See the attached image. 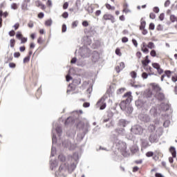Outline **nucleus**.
Segmentation results:
<instances>
[{
  "label": "nucleus",
  "mask_w": 177,
  "mask_h": 177,
  "mask_svg": "<svg viewBox=\"0 0 177 177\" xmlns=\"http://www.w3.org/2000/svg\"><path fill=\"white\" fill-rule=\"evenodd\" d=\"M70 160H71L70 165H67L68 171L71 174L73 171L77 168V165L78 164V161L80 160V157L78 156V153L75 152L72 156H71Z\"/></svg>",
  "instance_id": "f257e3e1"
},
{
  "label": "nucleus",
  "mask_w": 177,
  "mask_h": 177,
  "mask_svg": "<svg viewBox=\"0 0 177 177\" xmlns=\"http://www.w3.org/2000/svg\"><path fill=\"white\" fill-rule=\"evenodd\" d=\"M89 46H91V43L88 45L83 46L79 49V53L82 59H88L92 55V51L89 48Z\"/></svg>",
  "instance_id": "f03ea898"
},
{
  "label": "nucleus",
  "mask_w": 177,
  "mask_h": 177,
  "mask_svg": "<svg viewBox=\"0 0 177 177\" xmlns=\"http://www.w3.org/2000/svg\"><path fill=\"white\" fill-rule=\"evenodd\" d=\"M136 106L138 107V109H142L144 110H149L150 109V106H151V103L144 101L142 100H138L136 101Z\"/></svg>",
  "instance_id": "7ed1b4c3"
},
{
  "label": "nucleus",
  "mask_w": 177,
  "mask_h": 177,
  "mask_svg": "<svg viewBox=\"0 0 177 177\" xmlns=\"http://www.w3.org/2000/svg\"><path fill=\"white\" fill-rule=\"evenodd\" d=\"M106 99H107V97L104 95L97 101L96 106L97 107H100V110H104L106 109L107 106Z\"/></svg>",
  "instance_id": "20e7f679"
},
{
  "label": "nucleus",
  "mask_w": 177,
  "mask_h": 177,
  "mask_svg": "<svg viewBox=\"0 0 177 177\" xmlns=\"http://www.w3.org/2000/svg\"><path fill=\"white\" fill-rule=\"evenodd\" d=\"M67 172H68L67 165L66 163L62 164L59 168V175H60V176L66 177Z\"/></svg>",
  "instance_id": "39448f33"
},
{
  "label": "nucleus",
  "mask_w": 177,
  "mask_h": 177,
  "mask_svg": "<svg viewBox=\"0 0 177 177\" xmlns=\"http://www.w3.org/2000/svg\"><path fill=\"white\" fill-rule=\"evenodd\" d=\"M131 132L134 135H142L143 133V128L140 125H135L131 128Z\"/></svg>",
  "instance_id": "423d86ee"
},
{
  "label": "nucleus",
  "mask_w": 177,
  "mask_h": 177,
  "mask_svg": "<svg viewBox=\"0 0 177 177\" xmlns=\"http://www.w3.org/2000/svg\"><path fill=\"white\" fill-rule=\"evenodd\" d=\"M169 151L171 153L172 157L169 158V162L170 164H172L174 162V158H176V149H175L174 147H171L169 148Z\"/></svg>",
  "instance_id": "0eeeda50"
},
{
  "label": "nucleus",
  "mask_w": 177,
  "mask_h": 177,
  "mask_svg": "<svg viewBox=\"0 0 177 177\" xmlns=\"http://www.w3.org/2000/svg\"><path fill=\"white\" fill-rule=\"evenodd\" d=\"M138 118L142 122H150V121L151 120L150 116L147 114H140Z\"/></svg>",
  "instance_id": "6e6552de"
},
{
  "label": "nucleus",
  "mask_w": 177,
  "mask_h": 177,
  "mask_svg": "<svg viewBox=\"0 0 177 177\" xmlns=\"http://www.w3.org/2000/svg\"><path fill=\"white\" fill-rule=\"evenodd\" d=\"M62 146L68 150H73V149H74V145H73L68 140L62 142Z\"/></svg>",
  "instance_id": "1a4fd4ad"
},
{
  "label": "nucleus",
  "mask_w": 177,
  "mask_h": 177,
  "mask_svg": "<svg viewBox=\"0 0 177 177\" xmlns=\"http://www.w3.org/2000/svg\"><path fill=\"white\" fill-rule=\"evenodd\" d=\"M149 113L151 115H153V117H158V115H160L161 111L157 107L153 106L151 109Z\"/></svg>",
  "instance_id": "9d476101"
},
{
  "label": "nucleus",
  "mask_w": 177,
  "mask_h": 177,
  "mask_svg": "<svg viewBox=\"0 0 177 177\" xmlns=\"http://www.w3.org/2000/svg\"><path fill=\"white\" fill-rule=\"evenodd\" d=\"M80 84H81V79H80V78L75 79V80H73L71 85H69V88H71L72 91H75V86H78V85H80Z\"/></svg>",
  "instance_id": "9b49d317"
},
{
  "label": "nucleus",
  "mask_w": 177,
  "mask_h": 177,
  "mask_svg": "<svg viewBox=\"0 0 177 177\" xmlns=\"http://www.w3.org/2000/svg\"><path fill=\"white\" fill-rule=\"evenodd\" d=\"M130 99L129 98H127L125 100H123L120 102V107L121 109V110H122L124 111V110H125V109H127V106H129V103H131V102H129Z\"/></svg>",
  "instance_id": "f8f14e48"
},
{
  "label": "nucleus",
  "mask_w": 177,
  "mask_h": 177,
  "mask_svg": "<svg viewBox=\"0 0 177 177\" xmlns=\"http://www.w3.org/2000/svg\"><path fill=\"white\" fill-rule=\"evenodd\" d=\"M102 20H111V23H115V18L110 14H105L102 17Z\"/></svg>",
  "instance_id": "ddd939ff"
},
{
  "label": "nucleus",
  "mask_w": 177,
  "mask_h": 177,
  "mask_svg": "<svg viewBox=\"0 0 177 177\" xmlns=\"http://www.w3.org/2000/svg\"><path fill=\"white\" fill-rule=\"evenodd\" d=\"M114 144L116 145L118 149H122V146H124V147L125 149H127V147H125V143H124L122 141L118 140V138H115L114 140Z\"/></svg>",
  "instance_id": "4468645a"
},
{
  "label": "nucleus",
  "mask_w": 177,
  "mask_h": 177,
  "mask_svg": "<svg viewBox=\"0 0 177 177\" xmlns=\"http://www.w3.org/2000/svg\"><path fill=\"white\" fill-rule=\"evenodd\" d=\"M91 55H92V62H93L94 63H96V62H97L100 58L99 53H97V51H93L91 53Z\"/></svg>",
  "instance_id": "2eb2a0df"
},
{
  "label": "nucleus",
  "mask_w": 177,
  "mask_h": 177,
  "mask_svg": "<svg viewBox=\"0 0 177 177\" xmlns=\"http://www.w3.org/2000/svg\"><path fill=\"white\" fill-rule=\"evenodd\" d=\"M156 99H158V100H159L160 102H162V100H164V99H165V95H164V93H161V92H157L155 95Z\"/></svg>",
  "instance_id": "dca6fc26"
},
{
  "label": "nucleus",
  "mask_w": 177,
  "mask_h": 177,
  "mask_svg": "<svg viewBox=\"0 0 177 177\" xmlns=\"http://www.w3.org/2000/svg\"><path fill=\"white\" fill-rule=\"evenodd\" d=\"M160 109L162 111H168L169 110V104L162 102L160 104Z\"/></svg>",
  "instance_id": "f3484780"
},
{
  "label": "nucleus",
  "mask_w": 177,
  "mask_h": 177,
  "mask_svg": "<svg viewBox=\"0 0 177 177\" xmlns=\"http://www.w3.org/2000/svg\"><path fill=\"white\" fill-rule=\"evenodd\" d=\"M149 48L146 43L143 42L141 46V50L143 52V53H149Z\"/></svg>",
  "instance_id": "a211bd4d"
},
{
  "label": "nucleus",
  "mask_w": 177,
  "mask_h": 177,
  "mask_svg": "<svg viewBox=\"0 0 177 177\" xmlns=\"http://www.w3.org/2000/svg\"><path fill=\"white\" fill-rule=\"evenodd\" d=\"M157 135L156 134H151L149 138V142H151V143H154L156 142H157Z\"/></svg>",
  "instance_id": "6ab92c4d"
},
{
  "label": "nucleus",
  "mask_w": 177,
  "mask_h": 177,
  "mask_svg": "<svg viewBox=\"0 0 177 177\" xmlns=\"http://www.w3.org/2000/svg\"><path fill=\"white\" fill-rule=\"evenodd\" d=\"M124 111H125L127 113V115H129L132 114V112L133 111V108L129 105L126 107V109L124 110Z\"/></svg>",
  "instance_id": "aec40b11"
},
{
  "label": "nucleus",
  "mask_w": 177,
  "mask_h": 177,
  "mask_svg": "<svg viewBox=\"0 0 177 177\" xmlns=\"http://www.w3.org/2000/svg\"><path fill=\"white\" fill-rule=\"evenodd\" d=\"M130 150L132 154H136V153H138V151H139V148L138 147V145H133L130 148Z\"/></svg>",
  "instance_id": "412c9836"
},
{
  "label": "nucleus",
  "mask_w": 177,
  "mask_h": 177,
  "mask_svg": "<svg viewBox=\"0 0 177 177\" xmlns=\"http://www.w3.org/2000/svg\"><path fill=\"white\" fill-rule=\"evenodd\" d=\"M123 97H127V99H130L129 102H132V93L129 91L124 94Z\"/></svg>",
  "instance_id": "4be33fe9"
},
{
  "label": "nucleus",
  "mask_w": 177,
  "mask_h": 177,
  "mask_svg": "<svg viewBox=\"0 0 177 177\" xmlns=\"http://www.w3.org/2000/svg\"><path fill=\"white\" fill-rule=\"evenodd\" d=\"M152 88L153 89V91H155L157 93V92H161V87H160V86H158V84H153L152 85Z\"/></svg>",
  "instance_id": "5701e85b"
},
{
  "label": "nucleus",
  "mask_w": 177,
  "mask_h": 177,
  "mask_svg": "<svg viewBox=\"0 0 177 177\" xmlns=\"http://www.w3.org/2000/svg\"><path fill=\"white\" fill-rule=\"evenodd\" d=\"M146 28V21H143V18L140 20V30H145Z\"/></svg>",
  "instance_id": "b1692460"
},
{
  "label": "nucleus",
  "mask_w": 177,
  "mask_h": 177,
  "mask_svg": "<svg viewBox=\"0 0 177 177\" xmlns=\"http://www.w3.org/2000/svg\"><path fill=\"white\" fill-rule=\"evenodd\" d=\"M127 120H124V119H121V120H120V121H119V125L120 126V127H127Z\"/></svg>",
  "instance_id": "393cba45"
},
{
  "label": "nucleus",
  "mask_w": 177,
  "mask_h": 177,
  "mask_svg": "<svg viewBox=\"0 0 177 177\" xmlns=\"http://www.w3.org/2000/svg\"><path fill=\"white\" fill-rule=\"evenodd\" d=\"M150 145H149V142L147 140H143L142 142V147H144V149H146V147H149Z\"/></svg>",
  "instance_id": "a878e982"
},
{
  "label": "nucleus",
  "mask_w": 177,
  "mask_h": 177,
  "mask_svg": "<svg viewBox=\"0 0 177 177\" xmlns=\"http://www.w3.org/2000/svg\"><path fill=\"white\" fill-rule=\"evenodd\" d=\"M55 131L58 135V136H60V135H62V127L60 126H57L56 127V129H55Z\"/></svg>",
  "instance_id": "bb28decb"
},
{
  "label": "nucleus",
  "mask_w": 177,
  "mask_h": 177,
  "mask_svg": "<svg viewBox=\"0 0 177 177\" xmlns=\"http://www.w3.org/2000/svg\"><path fill=\"white\" fill-rule=\"evenodd\" d=\"M35 6H37V8H40V9H44V6L42 3L39 1H35Z\"/></svg>",
  "instance_id": "cd10ccee"
},
{
  "label": "nucleus",
  "mask_w": 177,
  "mask_h": 177,
  "mask_svg": "<svg viewBox=\"0 0 177 177\" xmlns=\"http://www.w3.org/2000/svg\"><path fill=\"white\" fill-rule=\"evenodd\" d=\"M57 167V162H56V160L50 163V169H52V171H53V169H55V168H56Z\"/></svg>",
  "instance_id": "c85d7f7f"
},
{
  "label": "nucleus",
  "mask_w": 177,
  "mask_h": 177,
  "mask_svg": "<svg viewBox=\"0 0 177 177\" xmlns=\"http://www.w3.org/2000/svg\"><path fill=\"white\" fill-rule=\"evenodd\" d=\"M15 45H16V40L15 39H11L10 40V48H15Z\"/></svg>",
  "instance_id": "c756f323"
},
{
  "label": "nucleus",
  "mask_w": 177,
  "mask_h": 177,
  "mask_svg": "<svg viewBox=\"0 0 177 177\" xmlns=\"http://www.w3.org/2000/svg\"><path fill=\"white\" fill-rule=\"evenodd\" d=\"M58 158L59 161H62V162H64V161H66V156L62 153L59 155Z\"/></svg>",
  "instance_id": "7c9ffc66"
},
{
  "label": "nucleus",
  "mask_w": 177,
  "mask_h": 177,
  "mask_svg": "<svg viewBox=\"0 0 177 177\" xmlns=\"http://www.w3.org/2000/svg\"><path fill=\"white\" fill-rule=\"evenodd\" d=\"M149 132H154L156 131V126L154 124H150L148 127Z\"/></svg>",
  "instance_id": "2f4dec72"
},
{
  "label": "nucleus",
  "mask_w": 177,
  "mask_h": 177,
  "mask_svg": "<svg viewBox=\"0 0 177 177\" xmlns=\"http://www.w3.org/2000/svg\"><path fill=\"white\" fill-rule=\"evenodd\" d=\"M147 46H148L149 49H154V48H156V45H154V43H153L152 41H149Z\"/></svg>",
  "instance_id": "473e14b6"
},
{
  "label": "nucleus",
  "mask_w": 177,
  "mask_h": 177,
  "mask_svg": "<svg viewBox=\"0 0 177 177\" xmlns=\"http://www.w3.org/2000/svg\"><path fill=\"white\" fill-rule=\"evenodd\" d=\"M11 9H13L14 10H17V9H19V4L16 3H13L11 4Z\"/></svg>",
  "instance_id": "72a5a7b5"
},
{
  "label": "nucleus",
  "mask_w": 177,
  "mask_h": 177,
  "mask_svg": "<svg viewBox=\"0 0 177 177\" xmlns=\"http://www.w3.org/2000/svg\"><path fill=\"white\" fill-rule=\"evenodd\" d=\"M22 10H28V4L26 3H23L21 5Z\"/></svg>",
  "instance_id": "f704fd0d"
},
{
  "label": "nucleus",
  "mask_w": 177,
  "mask_h": 177,
  "mask_svg": "<svg viewBox=\"0 0 177 177\" xmlns=\"http://www.w3.org/2000/svg\"><path fill=\"white\" fill-rule=\"evenodd\" d=\"M165 74L167 78H171V75H172V71H165Z\"/></svg>",
  "instance_id": "c9c22d12"
},
{
  "label": "nucleus",
  "mask_w": 177,
  "mask_h": 177,
  "mask_svg": "<svg viewBox=\"0 0 177 177\" xmlns=\"http://www.w3.org/2000/svg\"><path fill=\"white\" fill-rule=\"evenodd\" d=\"M150 60H146V59H145V60H142V66H144V67H147V66L149 65V63H150Z\"/></svg>",
  "instance_id": "e433bc0d"
},
{
  "label": "nucleus",
  "mask_w": 177,
  "mask_h": 177,
  "mask_svg": "<svg viewBox=\"0 0 177 177\" xmlns=\"http://www.w3.org/2000/svg\"><path fill=\"white\" fill-rule=\"evenodd\" d=\"M126 90H127V88H119L117 91V93H118V95H121V93H124V92H125Z\"/></svg>",
  "instance_id": "4c0bfd02"
},
{
  "label": "nucleus",
  "mask_w": 177,
  "mask_h": 177,
  "mask_svg": "<svg viewBox=\"0 0 177 177\" xmlns=\"http://www.w3.org/2000/svg\"><path fill=\"white\" fill-rule=\"evenodd\" d=\"M75 6H76L77 10H80V6H81V0H76Z\"/></svg>",
  "instance_id": "58836bf2"
},
{
  "label": "nucleus",
  "mask_w": 177,
  "mask_h": 177,
  "mask_svg": "<svg viewBox=\"0 0 177 177\" xmlns=\"http://www.w3.org/2000/svg\"><path fill=\"white\" fill-rule=\"evenodd\" d=\"M152 67H153V68H156V70H158L161 66L159 65L158 63H153L152 64Z\"/></svg>",
  "instance_id": "ea45409f"
},
{
  "label": "nucleus",
  "mask_w": 177,
  "mask_h": 177,
  "mask_svg": "<svg viewBox=\"0 0 177 177\" xmlns=\"http://www.w3.org/2000/svg\"><path fill=\"white\" fill-rule=\"evenodd\" d=\"M170 20H171V23H175V21H176V16L171 15L170 16Z\"/></svg>",
  "instance_id": "a19ab883"
},
{
  "label": "nucleus",
  "mask_w": 177,
  "mask_h": 177,
  "mask_svg": "<svg viewBox=\"0 0 177 177\" xmlns=\"http://www.w3.org/2000/svg\"><path fill=\"white\" fill-rule=\"evenodd\" d=\"M106 8L109 9V10H114L115 9V7L111 6V5L106 3Z\"/></svg>",
  "instance_id": "79ce46f5"
},
{
  "label": "nucleus",
  "mask_w": 177,
  "mask_h": 177,
  "mask_svg": "<svg viewBox=\"0 0 177 177\" xmlns=\"http://www.w3.org/2000/svg\"><path fill=\"white\" fill-rule=\"evenodd\" d=\"M142 77L143 80H147V77H149V74L146 72H143L142 73Z\"/></svg>",
  "instance_id": "37998d69"
},
{
  "label": "nucleus",
  "mask_w": 177,
  "mask_h": 177,
  "mask_svg": "<svg viewBox=\"0 0 177 177\" xmlns=\"http://www.w3.org/2000/svg\"><path fill=\"white\" fill-rule=\"evenodd\" d=\"M22 37H23V35L21 34V32H17V33L16 35L17 39H21Z\"/></svg>",
  "instance_id": "c03bdc74"
},
{
  "label": "nucleus",
  "mask_w": 177,
  "mask_h": 177,
  "mask_svg": "<svg viewBox=\"0 0 177 177\" xmlns=\"http://www.w3.org/2000/svg\"><path fill=\"white\" fill-rule=\"evenodd\" d=\"M71 133H70V131H67L66 134L68 135V136H74V135H75V131H74V130H71Z\"/></svg>",
  "instance_id": "a18cd8bd"
},
{
  "label": "nucleus",
  "mask_w": 177,
  "mask_h": 177,
  "mask_svg": "<svg viewBox=\"0 0 177 177\" xmlns=\"http://www.w3.org/2000/svg\"><path fill=\"white\" fill-rule=\"evenodd\" d=\"M151 56H152V57H156V56H157V53L156 52V50H152L150 53Z\"/></svg>",
  "instance_id": "49530a36"
},
{
  "label": "nucleus",
  "mask_w": 177,
  "mask_h": 177,
  "mask_svg": "<svg viewBox=\"0 0 177 177\" xmlns=\"http://www.w3.org/2000/svg\"><path fill=\"white\" fill-rule=\"evenodd\" d=\"M115 53L118 56H122V53H121V51L120 50V48H116L115 50Z\"/></svg>",
  "instance_id": "de8ad7c7"
},
{
  "label": "nucleus",
  "mask_w": 177,
  "mask_h": 177,
  "mask_svg": "<svg viewBox=\"0 0 177 177\" xmlns=\"http://www.w3.org/2000/svg\"><path fill=\"white\" fill-rule=\"evenodd\" d=\"M66 82H70V81H71V80H73V77H71V75H67L66 76Z\"/></svg>",
  "instance_id": "09e8293b"
},
{
  "label": "nucleus",
  "mask_w": 177,
  "mask_h": 177,
  "mask_svg": "<svg viewBox=\"0 0 177 177\" xmlns=\"http://www.w3.org/2000/svg\"><path fill=\"white\" fill-rule=\"evenodd\" d=\"M27 41H28L27 37H22L21 39V44H26Z\"/></svg>",
  "instance_id": "8fccbe9b"
},
{
  "label": "nucleus",
  "mask_w": 177,
  "mask_h": 177,
  "mask_svg": "<svg viewBox=\"0 0 177 177\" xmlns=\"http://www.w3.org/2000/svg\"><path fill=\"white\" fill-rule=\"evenodd\" d=\"M62 32H66V31H67V26L64 24L62 25Z\"/></svg>",
  "instance_id": "3c124183"
},
{
  "label": "nucleus",
  "mask_w": 177,
  "mask_h": 177,
  "mask_svg": "<svg viewBox=\"0 0 177 177\" xmlns=\"http://www.w3.org/2000/svg\"><path fill=\"white\" fill-rule=\"evenodd\" d=\"M52 0H48L46 2V6L48 8H52Z\"/></svg>",
  "instance_id": "603ef678"
},
{
  "label": "nucleus",
  "mask_w": 177,
  "mask_h": 177,
  "mask_svg": "<svg viewBox=\"0 0 177 177\" xmlns=\"http://www.w3.org/2000/svg\"><path fill=\"white\" fill-rule=\"evenodd\" d=\"M78 61H77V57H73L72 58V59L71 60V64H75V63H77Z\"/></svg>",
  "instance_id": "864d4df0"
},
{
  "label": "nucleus",
  "mask_w": 177,
  "mask_h": 177,
  "mask_svg": "<svg viewBox=\"0 0 177 177\" xmlns=\"http://www.w3.org/2000/svg\"><path fill=\"white\" fill-rule=\"evenodd\" d=\"M169 126V120H166L163 123V127H165V128H168Z\"/></svg>",
  "instance_id": "5fc2aeb1"
},
{
  "label": "nucleus",
  "mask_w": 177,
  "mask_h": 177,
  "mask_svg": "<svg viewBox=\"0 0 177 177\" xmlns=\"http://www.w3.org/2000/svg\"><path fill=\"white\" fill-rule=\"evenodd\" d=\"M57 138L56 137V135L53 134V143H57Z\"/></svg>",
  "instance_id": "6e6d98bb"
},
{
  "label": "nucleus",
  "mask_w": 177,
  "mask_h": 177,
  "mask_svg": "<svg viewBox=\"0 0 177 177\" xmlns=\"http://www.w3.org/2000/svg\"><path fill=\"white\" fill-rule=\"evenodd\" d=\"M147 157H153L154 156V153L153 151H149L146 153Z\"/></svg>",
  "instance_id": "4d7b16f0"
},
{
  "label": "nucleus",
  "mask_w": 177,
  "mask_h": 177,
  "mask_svg": "<svg viewBox=\"0 0 177 177\" xmlns=\"http://www.w3.org/2000/svg\"><path fill=\"white\" fill-rule=\"evenodd\" d=\"M119 67L120 68V70H124V68H125V64L124 62H120Z\"/></svg>",
  "instance_id": "13d9d810"
},
{
  "label": "nucleus",
  "mask_w": 177,
  "mask_h": 177,
  "mask_svg": "<svg viewBox=\"0 0 177 177\" xmlns=\"http://www.w3.org/2000/svg\"><path fill=\"white\" fill-rule=\"evenodd\" d=\"M30 57L27 56L24 59V63H28L30 62Z\"/></svg>",
  "instance_id": "bf43d9fd"
},
{
  "label": "nucleus",
  "mask_w": 177,
  "mask_h": 177,
  "mask_svg": "<svg viewBox=\"0 0 177 177\" xmlns=\"http://www.w3.org/2000/svg\"><path fill=\"white\" fill-rule=\"evenodd\" d=\"M46 26H52V19H48L45 22Z\"/></svg>",
  "instance_id": "052dcab7"
},
{
  "label": "nucleus",
  "mask_w": 177,
  "mask_h": 177,
  "mask_svg": "<svg viewBox=\"0 0 177 177\" xmlns=\"http://www.w3.org/2000/svg\"><path fill=\"white\" fill-rule=\"evenodd\" d=\"M136 75H137L136 72H135V71H131V76L132 78H136Z\"/></svg>",
  "instance_id": "680f3d73"
},
{
  "label": "nucleus",
  "mask_w": 177,
  "mask_h": 177,
  "mask_svg": "<svg viewBox=\"0 0 177 177\" xmlns=\"http://www.w3.org/2000/svg\"><path fill=\"white\" fill-rule=\"evenodd\" d=\"M129 39L128 37H124L122 38V42H123V44H126V42H128Z\"/></svg>",
  "instance_id": "e2e57ef3"
},
{
  "label": "nucleus",
  "mask_w": 177,
  "mask_h": 177,
  "mask_svg": "<svg viewBox=\"0 0 177 177\" xmlns=\"http://www.w3.org/2000/svg\"><path fill=\"white\" fill-rule=\"evenodd\" d=\"M15 35H16V32H15V30H10L9 32L10 37H15Z\"/></svg>",
  "instance_id": "0e129e2a"
},
{
  "label": "nucleus",
  "mask_w": 177,
  "mask_h": 177,
  "mask_svg": "<svg viewBox=\"0 0 177 177\" xmlns=\"http://www.w3.org/2000/svg\"><path fill=\"white\" fill-rule=\"evenodd\" d=\"M62 17H64V19H67V18L68 17V12H64L62 14Z\"/></svg>",
  "instance_id": "69168bd1"
},
{
  "label": "nucleus",
  "mask_w": 177,
  "mask_h": 177,
  "mask_svg": "<svg viewBox=\"0 0 177 177\" xmlns=\"http://www.w3.org/2000/svg\"><path fill=\"white\" fill-rule=\"evenodd\" d=\"M132 42H133V44L134 45V46L136 48H138V41H136V39H133Z\"/></svg>",
  "instance_id": "338daca9"
},
{
  "label": "nucleus",
  "mask_w": 177,
  "mask_h": 177,
  "mask_svg": "<svg viewBox=\"0 0 177 177\" xmlns=\"http://www.w3.org/2000/svg\"><path fill=\"white\" fill-rule=\"evenodd\" d=\"M155 28H156V26L153 23H151L149 24V30H154Z\"/></svg>",
  "instance_id": "774afa93"
}]
</instances>
